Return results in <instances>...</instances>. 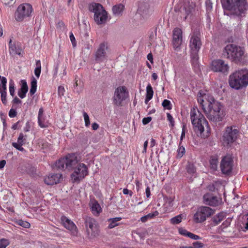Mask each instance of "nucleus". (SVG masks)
I'll return each mask as SVG.
<instances>
[{"label": "nucleus", "mask_w": 248, "mask_h": 248, "mask_svg": "<svg viewBox=\"0 0 248 248\" xmlns=\"http://www.w3.org/2000/svg\"><path fill=\"white\" fill-rule=\"evenodd\" d=\"M167 120L170 122L171 126L173 127L174 125V121L172 117V116L171 115V114L169 113H168L167 114Z\"/></svg>", "instance_id": "48"}, {"label": "nucleus", "mask_w": 248, "mask_h": 248, "mask_svg": "<svg viewBox=\"0 0 248 248\" xmlns=\"http://www.w3.org/2000/svg\"><path fill=\"white\" fill-rule=\"evenodd\" d=\"M228 83L232 88L237 90L246 87L248 85V69H241L231 74Z\"/></svg>", "instance_id": "2"}, {"label": "nucleus", "mask_w": 248, "mask_h": 248, "mask_svg": "<svg viewBox=\"0 0 248 248\" xmlns=\"http://www.w3.org/2000/svg\"><path fill=\"white\" fill-rule=\"evenodd\" d=\"M55 167L61 170H63L66 169V162L64 158H62L59 159L55 164Z\"/></svg>", "instance_id": "29"}, {"label": "nucleus", "mask_w": 248, "mask_h": 248, "mask_svg": "<svg viewBox=\"0 0 248 248\" xmlns=\"http://www.w3.org/2000/svg\"><path fill=\"white\" fill-rule=\"evenodd\" d=\"M70 40L72 43L73 46H76L75 38L72 33H71V34L70 35Z\"/></svg>", "instance_id": "60"}, {"label": "nucleus", "mask_w": 248, "mask_h": 248, "mask_svg": "<svg viewBox=\"0 0 248 248\" xmlns=\"http://www.w3.org/2000/svg\"><path fill=\"white\" fill-rule=\"evenodd\" d=\"M192 248H202L203 247V244L199 242H195L193 243Z\"/></svg>", "instance_id": "52"}, {"label": "nucleus", "mask_w": 248, "mask_h": 248, "mask_svg": "<svg viewBox=\"0 0 248 248\" xmlns=\"http://www.w3.org/2000/svg\"><path fill=\"white\" fill-rule=\"evenodd\" d=\"M37 80L33 78L31 82V87L30 93L31 95H33L36 91Z\"/></svg>", "instance_id": "34"}, {"label": "nucleus", "mask_w": 248, "mask_h": 248, "mask_svg": "<svg viewBox=\"0 0 248 248\" xmlns=\"http://www.w3.org/2000/svg\"><path fill=\"white\" fill-rule=\"evenodd\" d=\"M16 222L18 225L22 226L25 228H29L31 226L30 224L28 222L23 221L22 220H19L17 221Z\"/></svg>", "instance_id": "42"}, {"label": "nucleus", "mask_w": 248, "mask_h": 248, "mask_svg": "<svg viewBox=\"0 0 248 248\" xmlns=\"http://www.w3.org/2000/svg\"><path fill=\"white\" fill-rule=\"evenodd\" d=\"M9 52L12 55H21L22 49L18 43L13 42L12 39H10L9 42Z\"/></svg>", "instance_id": "23"}, {"label": "nucleus", "mask_w": 248, "mask_h": 248, "mask_svg": "<svg viewBox=\"0 0 248 248\" xmlns=\"http://www.w3.org/2000/svg\"><path fill=\"white\" fill-rule=\"evenodd\" d=\"M108 49L107 44L102 43L100 44L95 54V59L98 62H102L106 56V51Z\"/></svg>", "instance_id": "16"}, {"label": "nucleus", "mask_w": 248, "mask_h": 248, "mask_svg": "<svg viewBox=\"0 0 248 248\" xmlns=\"http://www.w3.org/2000/svg\"><path fill=\"white\" fill-rule=\"evenodd\" d=\"M64 158L66 162V169L71 170L74 168L75 166L78 165L77 157L74 154H68Z\"/></svg>", "instance_id": "20"}, {"label": "nucleus", "mask_w": 248, "mask_h": 248, "mask_svg": "<svg viewBox=\"0 0 248 248\" xmlns=\"http://www.w3.org/2000/svg\"><path fill=\"white\" fill-rule=\"evenodd\" d=\"M123 193L124 195L129 194L130 196H132L133 194L132 192L131 191H129L127 188H124L123 189Z\"/></svg>", "instance_id": "61"}, {"label": "nucleus", "mask_w": 248, "mask_h": 248, "mask_svg": "<svg viewBox=\"0 0 248 248\" xmlns=\"http://www.w3.org/2000/svg\"><path fill=\"white\" fill-rule=\"evenodd\" d=\"M6 83L7 79L6 78H3L1 81L0 84V91H6Z\"/></svg>", "instance_id": "44"}, {"label": "nucleus", "mask_w": 248, "mask_h": 248, "mask_svg": "<svg viewBox=\"0 0 248 248\" xmlns=\"http://www.w3.org/2000/svg\"><path fill=\"white\" fill-rule=\"evenodd\" d=\"M122 219L121 217H115L113 218H110L109 219V221H110V223L108 225V228L110 229H112L117 226L118 224L117 223L118 221L121 220Z\"/></svg>", "instance_id": "32"}, {"label": "nucleus", "mask_w": 248, "mask_h": 248, "mask_svg": "<svg viewBox=\"0 0 248 248\" xmlns=\"http://www.w3.org/2000/svg\"><path fill=\"white\" fill-rule=\"evenodd\" d=\"M85 223L89 238L93 239L97 237L99 234V230L96 224L95 220L90 217H87Z\"/></svg>", "instance_id": "11"}, {"label": "nucleus", "mask_w": 248, "mask_h": 248, "mask_svg": "<svg viewBox=\"0 0 248 248\" xmlns=\"http://www.w3.org/2000/svg\"><path fill=\"white\" fill-rule=\"evenodd\" d=\"M223 55L232 62L238 63L245 58V49L235 45L229 44L224 48Z\"/></svg>", "instance_id": "4"}, {"label": "nucleus", "mask_w": 248, "mask_h": 248, "mask_svg": "<svg viewBox=\"0 0 248 248\" xmlns=\"http://www.w3.org/2000/svg\"><path fill=\"white\" fill-rule=\"evenodd\" d=\"M206 96L211 95L209 94H204L202 96L199 97L197 99L198 102L201 105L203 111H204L208 106V101H206V99L205 98Z\"/></svg>", "instance_id": "28"}, {"label": "nucleus", "mask_w": 248, "mask_h": 248, "mask_svg": "<svg viewBox=\"0 0 248 248\" xmlns=\"http://www.w3.org/2000/svg\"><path fill=\"white\" fill-rule=\"evenodd\" d=\"M187 171L190 173H193L195 172V169L193 164H189L187 166Z\"/></svg>", "instance_id": "49"}, {"label": "nucleus", "mask_w": 248, "mask_h": 248, "mask_svg": "<svg viewBox=\"0 0 248 248\" xmlns=\"http://www.w3.org/2000/svg\"><path fill=\"white\" fill-rule=\"evenodd\" d=\"M83 117L85 121V126L88 127L90 124L89 116H88V114L86 112H84Z\"/></svg>", "instance_id": "46"}, {"label": "nucleus", "mask_w": 248, "mask_h": 248, "mask_svg": "<svg viewBox=\"0 0 248 248\" xmlns=\"http://www.w3.org/2000/svg\"><path fill=\"white\" fill-rule=\"evenodd\" d=\"M36 67L34 70V74L35 76L38 78L40 76L41 71V65L40 60H37L36 62Z\"/></svg>", "instance_id": "36"}, {"label": "nucleus", "mask_w": 248, "mask_h": 248, "mask_svg": "<svg viewBox=\"0 0 248 248\" xmlns=\"http://www.w3.org/2000/svg\"><path fill=\"white\" fill-rule=\"evenodd\" d=\"M211 69L214 72L225 73L228 72L229 66L224 61L218 59L212 61Z\"/></svg>", "instance_id": "13"}, {"label": "nucleus", "mask_w": 248, "mask_h": 248, "mask_svg": "<svg viewBox=\"0 0 248 248\" xmlns=\"http://www.w3.org/2000/svg\"><path fill=\"white\" fill-rule=\"evenodd\" d=\"M21 87L18 91V95L21 98H24L26 96V93L28 91V86L25 80H21Z\"/></svg>", "instance_id": "25"}, {"label": "nucleus", "mask_w": 248, "mask_h": 248, "mask_svg": "<svg viewBox=\"0 0 248 248\" xmlns=\"http://www.w3.org/2000/svg\"><path fill=\"white\" fill-rule=\"evenodd\" d=\"M151 120L152 118L151 117H145L142 119V123L143 124L145 125L149 123Z\"/></svg>", "instance_id": "59"}, {"label": "nucleus", "mask_w": 248, "mask_h": 248, "mask_svg": "<svg viewBox=\"0 0 248 248\" xmlns=\"http://www.w3.org/2000/svg\"><path fill=\"white\" fill-rule=\"evenodd\" d=\"M206 9L208 11H210L212 9V3L211 0H207L206 2Z\"/></svg>", "instance_id": "56"}, {"label": "nucleus", "mask_w": 248, "mask_h": 248, "mask_svg": "<svg viewBox=\"0 0 248 248\" xmlns=\"http://www.w3.org/2000/svg\"><path fill=\"white\" fill-rule=\"evenodd\" d=\"M44 110L42 108H40L38 112V118L41 119V117H44L43 115Z\"/></svg>", "instance_id": "63"}, {"label": "nucleus", "mask_w": 248, "mask_h": 248, "mask_svg": "<svg viewBox=\"0 0 248 248\" xmlns=\"http://www.w3.org/2000/svg\"><path fill=\"white\" fill-rule=\"evenodd\" d=\"M218 160L216 157H212L210 160L211 168L213 170H216L218 165Z\"/></svg>", "instance_id": "35"}, {"label": "nucleus", "mask_w": 248, "mask_h": 248, "mask_svg": "<svg viewBox=\"0 0 248 248\" xmlns=\"http://www.w3.org/2000/svg\"><path fill=\"white\" fill-rule=\"evenodd\" d=\"M186 128V125L184 124L183 126L182 132L181 137H180L181 141L180 142V145H181L182 140H183L184 138L185 137Z\"/></svg>", "instance_id": "54"}, {"label": "nucleus", "mask_w": 248, "mask_h": 248, "mask_svg": "<svg viewBox=\"0 0 248 248\" xmlns=\"http://www.w3.org/2000/svg\"><path fill=\"white\" fill-rule=\"evenodd\" d=\"M188 237L192 239H193V240H198L201 238L199 236L194 234L190 232L189 233H188Z\"/></svg>", "instance_id": "58"}, {"label": "nucleus", "mask_w": 248, "mask_h": 248, "mask_svg": "<svg viewBox=\"0 0 248 248\" xmlns=\"http://www.w3.org/2000/svg\"><path fill=\"white\" fill-rule=\"evenodd\" d=\"M182 220V215H179L174 217L170 219V223L172 224H177L180 223Z\"/></svg>", "instance_id": "37"}, {"label": "nucleus", "mask_w": 248, "mask_h": 248, "mask_svg": "<svg viewBox=\"0 0 248 248\" xmlns=\"http://www.w3.org/2000/svg\"><path fill=\"white\" fill-rule=\"evenodd\" d=\"M233 160L231 156L227 155L224 156L220 163L221 171L224 174H228L231 172L232 168Z\"/></svg>", "instance_id": "14"}, {"label": "nucleus", "mask_w": 248, "mask_h": 248, "mask_svg": "<svg viewBox=\"0 0 248 248\" xmlns=\"http://www.w3.org/2000/svg\"><path fill=\"white\" fill-rule=\"evenodd\" d=\"M65 92L64 88L63 86H60L58 87V93L60 96H63Z\"/></svg>", "instance_id": "53"}, {"label": "nucleus", "mask_w": 248, "mask_h": 248, "mask_svg": "<svg viewBox=\"0 0 248 248\" xmlns=\"http://www.w3.org/2000/svg\"><path fill=\"white\" fill-rule=\"evenodd\" d=\"M190 120L194 131L202 136L204 127L208 129V123L203 114L197 108H192L190 110Z\"/></svg>", "instance_id": "3"}, {"label": "nucleus", "mask_w": 248, "mask_h": 248, "mask_svg": "<svg viewBox=\"0 0 248 248\" xmlns=\"http://www.w3.org/2000/svg\"><path fill=\"white\" fill-rule=\"evenodd\" d=\"M234 0H221V3L223 7L230 11L233 9V5H234Z\"/></svg>", "instance_id": "27"}, {"label": "nucleus", "mask_w": 248, "mask_h": 248, "mask_svg": "<svg viewBox=\"0 0 248 248\" xmlns=\"http://www.w3.org/2000/svg\"><path fill=\"white\" fill-rule=\"evenodd\" d=\"M233 5V11L236 15H240L244 13L247 9V4L246 0H234Z\"/></svg>", "instance_id": "17"}, {"label": "nucleus", "mask_w": 248, "mask_h": 248, "mask_svg": "<svg viewBox=\"0 0 248 248\" xmlns=\"http://www.w3.org/2000/svg\"><path fill=\"white\" fill-rule=\"evenodd\" d=\"M91 209L93 215L98 216L102 211V208L96 201H92L91 202Z\"/></svg>", "instance_id": "26"}, {"label": "nucleus", "mask_w": 248, "mask_h": 248, "mask_svg": "<svg viewBox=\"0 0 248 248\" xmlns=\"http://www.w3.org/2000/svg\"><path fill=\"white\" fill-rule=\"evenodd\" d=\"M215 213V210L208 206L199 207L193 216L194 221L197 223H202L210 217Z\"/></svg>", "instance_id": "9"}, {"label": "nucleus", "mask_w": 248, "mask_h": 248, "mask_svg": "<svg viewBox=\"0 0 248 248\" xmlns=\"http://www.w3.org/2000/svg\"><path fill=\"white\" fill-rule=\"evenodd\" d=\"M204 202L211 206H217L222 203V199L212 194L206 193L203 196Z\"/></svg>", "instance_id": "15"}, {"label": "nucleus", "mask_w": 248, "mask_h": 248, "mask_svg": "<svg viewBox=\"0 0 248 248\" xmlns=\"http://www.w3.org/2000/svg\"><path fill=\"white\" fill-rule=\"evenodd\" d=\"M25 140V139L24 138V135L23 133H20L18 136L17 139V144H20L21 145H23L24 144V141Z\"/></svg>", "instance_id": "47"}, {"label": "nucleus", "mask_w": 248, "mask_h": 248, "mask_svg": "<svg viewBox=\"0 0 248 248\" xmlns=\"http://www.w3.org/2000/svg\"><path fill=\"white\" fill-rule=\"evenodd\" d=\"M1 100L2 103L4 105L7 104L6 95L7 93L6 91H0Z\"/></svg>", "instance_id": "43"}, {"label": "nucleus", "mask_w": 248, "mask_h": 248, "mask_svg": "<svg viewBox=\"0 0 248 248\" xmlns=\"http://www.w3.org/2000/svg\"><path fill=\"white\" fill-rule=\"evenodd\" d=\"M62 175L60 173L50 174L44 178V182L47 185H56L61 181Z\"/></svg>", "instance_id": "18"}, {"label": "nucleus", "mask_w": 248, "mask_h": 248, "mask_svg": "<svg viewBox=\"0 0 248 248\" xmlns=\"http://www.w3.org/2000/svg\"><path fill=\"white\" fill-rule=\"evenodd\" d=\"M88 174V168L83 163H79L75 168L74 172L71 175L73 182L80 181Z\"/></svg>", "instance_id": "12"}, {"label": "nucleus", "mask_w": 248, "mask_h": 248, "mask_svg": "<svg viewBox=\"0 0 248 248\" xmlns=\"http://www.w3.org/2000/svg\"><path fill=\"white\" fill-rule=\"evenodd\" d=\"M201 34L199 31L194 32L191 36L189 46L191 49V58L193 64H197L199 59L198 52L202 46Z\"/></svg>", "instance_id": "5"}, {"label": "nucleus", "mask_w": 248, "mask_h": 248, "mask_svg": "<svg viewBox=\"0 0 248 248\" xmlns=\"http://www.w3.org/2000/svg\"><path fill=\"white\" fill-rule=\"evenodd\" d=\"M159 214L158 212L157 211H155L153 213H150L146 215L148 218H152L154 217L158 216Z\"/></svg>", "instance_id": "57"}, {"label": "nucleus", "mask_w": 248, "mask_h": 248, "mask_svg": "<svg viewBox=\"0 0 248 248\" xmlns=\"http://www.w3.org/2000/svg\"><path fill=\"white\" fill-rule=\"evenodd\" d=\"M32 11V7L30 4H21L18 6L15 13V18L16 21L21 22L25 18L31 16Z\"/></svg>", "instance_id": "8"}, {"label": "nucleus", "mask_w": 248, "mask_h": 248, "mask_svg": "<svg viewBox=\"0 0 248 248\" xmlns=\"http://www.w3.org/2000/svg\"><path fill=\"white\" fill-rule=\"evenodd\" d=\"M205 98L208 101V106L204 112L207 118L216 123L222 121L225 115L222 105L212 96H206Z\"/></svg>", "instance_id": "1"}, {"label": "nucleus", "mask_w": 248, "mask_h": 248, "mask_svg": "<svg viewBox=\"0 0 248 248\" xmlns=\"http://www.w3.org/2000/svg\"><path fill=\"white\" fill-rule=\"evenodd\" d=\"M38 122L39 126L42 128L46 127L48 125V122L45 116L41 117V119L38 118Z\"/></svg>", "instance_id": "33"}, {"label": "nucleus", "mask_w": 248, "mask_h": 248, "mask_svg": "<svg viewBox=\"0 0 248 248\" xmlns=\"http://www.w3.org/2000/svg\"><path fill=\"white\" fill-rule=\"evenodd\" d=\"M195 4L192 1H187L184 4L183 9L181 10V13L183 15V18L186 20L187 16L194 10Z\"/></svg>", "instance_id": "21"}, {"label": "nucleus", "mask_w": 248, "mask_h": 248, "mask_svg": "<svg viewBox=\"0 0 248 248\" xmlns=\"http://www.w3.org/2000/svg\"><path fill=\"white\" fill-rule=\"evenodd\" d=\"M138 13L144 19H145L152 14V11L150 10L148 4L143 3L139 7Z\"/></svg>", "instance_id": "22"}, {"label": "nucleus", "mask_w": 248, "mask_h": 248, "mask_svg": "<svg viewBox=\"0 0 248 248\" xmlns=\"http://www.w3.org/2000/svg\"><path fill=\"white\" fill-rule=\"evenodd\" d=\"M10 244L8 240L2 238L0 240V248H6Z\"/></svg>", "instance_id": "41"}, {"label": "nucleus", "mask_w": 248, "mask_h": 248, "mask_svg": "<svg viewBox=\"0 0 248 248\" xmlns=\"http://www.w3.org/2000/svg\"><path fill=\"white\" fill-rule=\"evenodd\" d=\"M61 221L63 226L68 230L75 233L76 232L77 227L74 222L65 216L61 217Z\"/></svg>", "instance_id": "24"}, {"label": "nucleus", "mask_w": 248, "mask_h": 248, "mask_svg": "<svg viewBox=\"0 0 248 248\" xmlns=\"http://www.w3.org/2000/svg\"><path fill=\"white\" fill-rule=\"evenodd\" d=\"M182 42V31L179 28H175L173 31L172 42L174 48H178Z\"/></svg>", "instance_id": "19"}, {"label": "nucleus", "mask_w": 248, "mask_h": 248, "mask_svg": "<svg viewBox=\"0 0 248 248\" xmlns=\"http://www.w3.org/2000/svg\"><path fill=\"white\" fill-rule=\"evenodd\" d=\"M17 115L16 110L14 109L11 108L9 112V116L11 118L15 117Z\"/></svg>", "instance_id": "55"}, {"label": "nucleus", "mask_w": 248, "mask_h": 248, "mask_svg": "<svg viewBox=\"0 0 248 248\" xmlns=\"http://www.w3.org/2000/svg\"><path fill=\"white\" fill-rule=\"evenodd\" d=\"M154 94V91L152 86L150 84H148L146 87V97L152 98Z\"/></svg>", "instance_id": "38"}, {"label": "nucleus", "mask_w": 248, "mask_h": 248, "mask_svg": "<svg viewBox=\"0 0 248 248\" xmlns=\"http://www.w3.org/2000/svg\"><path fill=\"white\" fill-rule=\"evenodd\" d=\"M9 93L10 95L14 97L15 93V83L14 81L12 79H10L9 81Z\"/></svg>", "instance_id": "39"}, {"label": "nucleus", "mask_w": 248, "mask_h": 248, "mask_svg": "<svg viewBox=\"0 0 248 248\" xmlns=\"http://www.w3.org/2000/svg\"><path fill=\"white\" fill-rule=\"evenodd\" d=\"M128 96V92L125 86H122L117 87L114 91L112 98L114 105L118 107L122 106V102L125 101Z\"/></svg>", "instance_id": "10"}, {"label": "nucleus", "mask_w": 248, "mask_h": 248, "mask_svg": "<svg viewBox=\"0 0 248 248\" xmlns=\"http://www.w3.org/2000/svg\"><path fill=\"white\" fill-rule=\"evenodd\" d=\"M239 136V131L235 126H229L225 128L221 138L222 144L225 146L230 147L236 141Z\"/></svg>", "instance_id": "6"}, {"label": "nucleus", "mask_w": 248, "mask_h": 248, "mask_svg": "<svg viewBox=\"0 0 248 248\" xmlns=\"http://www.w3.org/2000/svg\"><path fill=\"white\" fill-rule=\"evenodd\" d=\"M179 232L181 234L184 235V236H187V237L188 236V233H190L189 232H188L187 230H186V229H184L183 228H180L179 229Z\"/></svg>", "instance_id": "51"}, {"label": "nucleus", "mask_w": 248, "mask_h": 248, "mask_svg": "<svg viewBox=\"0 0 248 248\" xmlns=\"http://www.w3.org/2000/svg\"><path fill=\"white\" fill-rule=\"evenodd\" d=\"M12 145L19 151H23L24 150V148L22 147L23 145L17 144L16 142H13Z\"/></svg>", "instance_id": "50"}, {"label": "nucleus", "mask_w": 248, "mask_h": 248, "mask_svg": "<svg viewBox=\"0 0 248 248\" xmlns=\"http://www.w3.org/2000/svg\"><path fill=\"white\" fill-rule=\"evenodd\" d=\"M124 6L122 4L114 6L112 8L113 14L115 16H119L122 15L124 10Z\"/></svg>", "instance_id": "30"}, {"label": "nucleus", "mask_w": 248, "mask_h": 248, "mask_svg": "<svg viewBox=\"0 0 248 248\" xmlns=\"http://www.w3.org/2000/svg\"><path fill=\"white\" fill-rule=\"evenodd\" d=\"M224 217V214L223 213H219L213 217V221L216 225H217L223 220Z\"/></svg>", "instance_id": "31"}, {"label": "nucleus", "mask_w": 248, "mask_h": 248, "mask_svg": "<svg viewBox=\"0 0 248 248\" xmlns=\"http://www.w3.org/2000/svg\"><path fill=\"white\" fill-rule=\"evenodd\" d=\"M148 140H146L144 143V145H143V150L142 151V153H146V151H147V146H148Z\"/></svg>", "instance_id": "64"}, {"label": "nucleus", "mask_w": 248, "mask_h": 248, "mask_svg": "<svg viewBox=\"0 0 248 248\" xmlns=\"http://www.w3.org/2000/svg\"><path fill=\"white\" fill-rule=\"evenodd\" d=\"M91 12L94 13V20L98 25L106 23L108 18V14L103 7L99 3H93L89 7Z\"/></svg>", "instance_id": "7"}, {"label": "nucleus", "mask_w": 248, "mask_h": 248, "mask_svg": "<svg viewBox=\"0 0 248 248\" xmlns=\"http://www.w3.org/2000/svg\"><path fill=\"white\" fill-rule=\"evenodd\" d=\"M162 106L166 109L169 110L171 109L170 102L167 99L164 100L162 103Z\"/></svg>", "instance_id": "40"}, {"label": "nucleus", "mask_w": 248, "mask_h": 248, "mask_svg": "<svg viewBox=\"0 0 248 248\" xmlns=\"http://www.w3.org/2000/svg\"><path fill=\"white\" fill-rule=\"evenodd\" d=\"M14 104H21V101L17 97L15 96L12 101Z\"/></svg>", "instance_id": "62"}, {"label": "nucleus", "mask_w": 248, "mask_h": 248, "mask_svg": "<svg viewBox=\"0 0 248 248\" xmlns=\"http://www.w3.org/2000/svg\"><path fill=\"white\" fill-rule=\"evenodd\" d=\"M179 146H180V147L177 150V152H178L177 156L179 158H181L183 156L184 154L185 153V148L183 146H181L180 145H179Z\"/></svg>", "instance_id": "45"}]
</instances>
